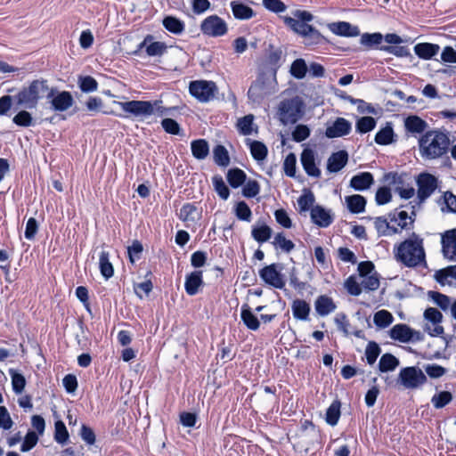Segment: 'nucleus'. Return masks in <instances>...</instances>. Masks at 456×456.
I'll return each instance as SVG.
<instances>
[{
  "label": "nucleus",
  "mask_w": 456,
  "mask_h": 456,
  "mask_svg": "<svg viewBox=\"0 0 456 456\" xmlns=\"http://www.w3.org/2000/svg\"><path fill=\"white\" fill-rule=\"evenodd\" d=\"M118 105L128 117L143 119L156 114L159 117L168 116L175 110V107H164L161 100L154 102L150 101H129V102H114Z\"/></svg>",
  "instance_id": "nucleus-1"
},
{
  "label": "nucleus",
  "mask_w": 456,
  "mask_h": 456,
  "mask_svg": "<svg viewBox=\"0 0 456 456\" xmlns=\"http://www.w3.org/2000/svg\"><path fill=\"white\" fill-rule=\"evenodd\" d=\"M449 144V137L444 133L428 131L419 140V155L428 160L438 159L447 152Z\"/></svg>",
  "instance_id": "nucleus-2"
},
{
  "label": "nucleus",
  "mask_w": 456,
  "mask_h": 456,
  "mask_svg": "<svg viewBox=\"0 0 456 456\" xmlns=\"http://www.w3.org/2000/svg\"><path fill=\"white\" fill-rule=\"evenodd\" d=\"M396 258L409 267H414L425 263V250L423 240L412 234L398 245L395 252Z\"/></svg>",
  "instance_id": "nucleus-3"
},
{
  "label": "nucleus",
  "mask_w": 456,
  "mask_h": 456,
  "mask_svg": "<svg viewBox=\"0 0 456 456\" xmlns=\"http://www.w3.org/2000/svg\"><path fill=\"white\" fill-rule=\"evenodd\" d=\"M49 86L46 80H34L28 86L23 87L15 96L19 106L25 109H35L38 101L47 97Z\"/></svg>",
  "instance_id": "nucleus-4"
},
{
  "label": "nucleus",
  "mask_w": 456,
  "mask_h": 456,
  "mask_svg": "<svg viewBox=\"0 0 456 456\" xmlns=\"http://www.w3.org/2000/svg\"><path fill=\"white\" fill-rule=\"evenodd\" d=\"M304 102L298 96L281 102L278 115L284 125L294 124L299 120L304 113Z\"/></svg>",
  "instance_id": "nucleus-5"
},
{
  "label": "nucleus",
  "mask_w": 456,
  "mask_h": 456,
  "mask_svg": "<svg viewBox=\"0 0 456 456\" xmlns=\"http://www.w3.org/2000/svg\"><path fill=\"white\" fill-rule=\"evenodd\" d=\"M189 92L200 102L206 103L215 99L218 88L213 81L195 80L190 83Z\"/></svg>",
  "instance_id": "nucleus-6"
},
{
  "label": "nucleus",
  "mask_w": 456,
  "mask_h": 456,
  "mask_svg": "<svg viewBox=\"0 0 456 456\" xmlns=\"http://www.w3.org/2000/svg\"><path fill=\"white\" fill-rule=\"evenodd\" d=\"M398 381L406 389H416L427 382V377L418 367H405L400 370Z\"/></svg>",
  "instance_id": "nucleus-7"
},
{
  "label": "nucleus",
  "mask_w": 456,
  "mask_h": 456,
  "mask_svg": "<svg viewBox=\"0 0 456 456\" xmlns=\"http://www.w3.org/2000/svg\"><path fill=\"white\" fill-rule=\"evenodd\" d=\"M201 32L212 37L224 36L227 33V23L219 16L213 14L204 19L200 24Z\"/></svg>",
  "instance_id": "nucleus-8"
},
{
  "label": "nucleus",
  "mask_w": 456,
  "mask_h": 456,
  "mask_svg": "<svg viewBox=\"0 0 456 456\" xmlns=\"http://www.w3.org/2000/svg\"><path fill=\"white\" fill-rule=\"evenodd\" d=\"M389 335L392 339L402 343L419 342L424 339L420 331L415 330L403 323L395 325L390 330Z\"/></svg>",
  "instance_id": "nucleus-9"
},
{
  "label": "nucleus",
  "mask_w": 456,
  "mask_h": 456,
  "mask_svg": "<svg viewBox=\"0 0 456 456\" xmlns=\"http://www.w3.org/2000/svg\"><path fill=\"white\" fill-rule=\"evenodd\" d=\"M282 268L275 264L264 267L259 272L261 279L270 286L276 289H282L285 286V280L281 273Z\"/></svg>",
  "instance_id": "nucleus-10"
},
{
  "label": "nucleus",
  "mask_w": 456,
  "mask_h": 456,
  "mask_svg": "<svg viewBox=\"0 0 456 456\" xmlns=\"http://www.w3.org/2000/svg\"><path fill=\"white\" fill-rule=\"evenodd\" d=\"M418 198L420 202L429 198L437 187L436 178L427 173L420 174L417 179Z\"/></svg>",
  "instance_id": "nucleus-11"
},
{
  "label": "nucleus",
  "mask_w": 456,
  "mask_h": 456,
  "mask_svg": "<svg viewBox=\"0 0 456 456\" xmlns=\"http://www.w3.org/2000/svg\"><path fill=\"white\" fill-rule=\"evenodd\" d=\"M47 98L51 99L52 109L55 111H65L69 110L74 102L73 97L69 92L62 91L54 94L53 88L49 87Z\"/></svg>",
  "instance_id": "nucleus-12"
},
{
  "label": "nucleus",
  "mask_w": 456,
  "mask_h": 456,
  "mask_svg": "<svg viewBox=\"0 0 456 456\" xmlns=\"http://www.w3.org/2000/svg\"><path fill=\"white\" fill-rule=\"evenodd\" d=\"M423 317L426 322H434L435 328H428V334L431 337L442 336L444 332V327L441 325L443 321L442 313L435 307H428L425 310Z\"/></svg>",
  "instance_id": "nucleus-13"
},
{
  "label": "nucleus",
  "mask_w": 456,
  "mask_h": 456,
  "mask_svg": "<svg viewBox=\"0 0 456 456\" xmlns=\"http://www.w3.org/2000/svg\"><path fill=\"white\" fill-rule=\"evenodd\" d=\"M441 243L444 256L451 261L456 260V229L445 232Z\"/></svg>",
  "instance_id": "nucleus-14"
},
{
  "label": "nucleus",
  "mask_w": 456,
  "mask_h": 456,
  "mask_svg": "<svg viewBox=\"0 0 456 456\" xmlns=\"http://www.w3.org/2000/svg\"><path fill=\"white\" fill-rule=\"evenodd\" d=\"M351 123L344 118H338L332 124L329 125L325 131L328 138L342 137L351 132Z\"/></svg>",
  "instance_id": "nucleus-15"
},
{
  "label": "nucleus",
  "mask_w": 456,
  "mask_h": 456,
  "mask_svg": "<svg viewBox=\"0 0 456 456\" xmlns=\"http://www.w3.org/2000/svg\"><path fill=\"white\" fill-rule=\"evenodd\" d=\"M311 219L316 225L323 228L328 227L333 222L330 210L321 206L311 208Z\"/></svg>",
  "instance_id": "nucleus-16"
},
{
  "label": "nucleus",
  "mask_w": 456,
  "mask_h": 456,
  "mask_svg": "<svg viewBox=\"0 0 456 456\" xmlns=\"http://www.w3.org/2000/svg\"><path fill=\"white\" fill-rule=\"evenodd\" d=\"M301 163L306 174L313 177H319L321 171L315 164L314 152L311 149H305L301 154Z\"/></svg>",
  "instance_id": "nucleus-17"
},
{
  "label": "nucleus",
  "mask_w": 456,
  "mask_h": 456,
  "mask_svg": "<svg viewBox=\"0 0 456 456\" xmlns=\"http://www.w3.org/2000/svg\"><path fill=\"white\" fill-rule=\"evenodd\" d=\"M201 210L191 203L184 204L179 213L181 220L186 223L187 226L195 224L201 218Z\"/></svg>",
  "instance_id": "nucleus-18"
},
{
  "label": "nucleus",
  "mask_w": 456,
  "mask_h": 456,
  "mask_svg": "<svg viewBox=\"0 0 456 456\" xmlns=\"http://www.w3.org/2000/svg\"><path fill=\"white\" fill-rule=\"evenodd\" d=\"M203 285L204 281L201 271H194L186 275L184 289L188 295L194 296L198 294Z\"/></svg>",
  "instance_id": "nucleus-19"
},
{
  "label": "nucleus",
  "mask_w": 456,
  "mask_h": 456,
  "mask_svg": "<svg viewBox=\"0 0 456 456\" xmlns=\"http://www.w3.org/2000/svg\"><path fill=\"white\" fill-rule=\"evenodd\" d=\"M271 93L272 90L265 82L262 78H258L250 86L248 95L253 102H259Z\"/></svg>",
  "instance_id": "nucleus-20"
},
{
  "label": "nucleus",
  "mask_w": 456,
  "mask_h": 456,
  "mask_svg": "<svg viewBox=\"0 0 456 456\" xmlns=\"http://www.w3.org/2000/svg\"><path fill=\"white\" fill-rule=\"evenodd\" d=\"M348 154L346 151L332 153L327 161V169L330 173L340 171L347 163Z\"/></svg>",
  "instance_id": "nucleus-21"
},
{
  "label": "nucleus",
  "mask_w": 456,
  "mask_h": 456,
  "mask_svg": "<svg viewBox=\"0 0 456 456\" xmlns=\"http://www.w3.org/2000/svg\"><path fill=\"white\" fill-rule=\"evenodd\" d=\"M314 308L320 316H327L336 310L337 305L330 297L321 295L314 302Z\"/></svg>",
  "instance_id": "nucleus-22"
},
{
  "label": "nucleus",
  "mask_w": 456,
  "mask_h": 456,
  "mask_svg": "<svg viewBox=\"0 0 456 456\" xmlns=\"http://www.w3.org/2000/svg\"><path fill=\"white\" fill-rule=\"evenodd\" d=\"M373 183L374 178L370 172H362L351 178L350 186L355 191H364L369 189Z\"/></svg>",
  "instance_id": "nucleus-23"
},
{
  "label": "nucleus",
  "mask_w": 456,
  "mask_h": 456,
  "mask_svg": "<svg viewBox=\"0 0 456 456\" xmlns=\"http://www.w3.org/2000/svg\"><path fill=\"white\" fill-rule=\"evenodd\" d=\"M330 30L338 35L342 37H357L360 35V29L357 26H354L349 22L346 21H338L332 23L330 26Z\"/></svg>",
  "instance_id": "nucleus-24"
},
{
  "label": "nucleus",
  "mask_w": 456,
  "mask_h": 456,
  "mask_svg": "<svg viewBox=\"0 0 456 456\" xmlns=\"http://www.w3.org/2000/svg\"><path fill=\"white\" fill-rule=\"evenodd\" d=\"M440 50V46L431 43H419L414 46V53L419 58L430 60L436 56Z\"/></svg>",
  "instance_id": "nucleus-25"
},
{
  "label": "nucleus",
  "mask_w": 456,
  "mask_h": 456,
  "mask_svg": "<svg viewBox=\"0 0 456 456\" xmlns=\"http://www.w3.org/2000/svg\"><path fill=\"white\" fill-rule=\"evenodd\" d=\"M291 310L293 317L300 321H307L310 314V305L303 299H296L292 302Z\"/></svg>",
  "instance_id": "nucleus-26"
},
{
  "label": "nucleus",
  "mask_w": 456,
  "mask_h": 456,
  "mask_svg": "<svg viewBox=\"0 0 456 456\" xmlns=\"http://www.w3.org/2000/svg\"><path fill=\"white\" fill-rule=\"evenodd\" d=\"M404 126L411 134H421L426 130L428 124L419 117L412 115L405 118Z\"/></svg>",
  "instance_id": "nucleus-27"
},
{
  "label": "nucleus",
  "mask_w": 456,
  "mask_h": 456,
  "mask_svg": "<svg viewBox=\"0 0 456 456\" xmlns=\"http://www.w3.org/2000/svg\"><path fill=\"white\" fill-rule=\"evenodd\" d=\"M240 317L243 323L248 330H256L259 329L260 322L248 305H243L241 306Z\"/></svg>",
  "instance_id": "nucleus-28"
},
{
  "label": "nucleus",
  "mask_w": 456,
  "mask_h": 456,
  "mask_svg": "<svg viewBox=\"0 0 456 456\" xmlns=\"http://www.w3.org/2000/svg\"><path fill=\"white\" fill-rule=\"evenodd\" d=\"M395 142V134L390 123L380 128L375 135V142L379 145H388Z\"/></svg>",
  "instance_id": "nucleus-29"
},
{
  "label": "nucleus",
  "mask_w": 456,
  "mask_h": 456,
  "mask_svg": "<svg viewBox=\"0 0 456 456\" xmlns=\"http://www.w3.org/2000/svg\"><path fill=\"white\" fill-rule=\"evenodd\" d=\"M374 227L379 236H391L398 232V228L391 225L387 219L382 216L374 219Z\"/></svg>",
  "instance_id": "nucleus-30"
},
{
  "label": "nucleus",
  "mask_w": 456,
  "mask_h": 456,
  "mask_svg": "<svg viewBox=\"0 0 456 456\" xmlns=\"http://www.w3.org/2000/svg\"><path fill=\"white\" fill-rule=\"evenodd\" d=\"M151 39V36H148L139 45V48L142 49L146 46V53L149 56H161L167 50V45L162 42H152L147 45L148 41Z\"/></svg>",
  "instance_id": "nucleus-31"
},
{
  "label": "nucleus",
  "mask_w": 456,
  "mask_h": 456,
  "mask_svg": "<svg viewBox=\"0 0 456 456\" xmlns=\"http://www.w3.org/2000/svg\"><path fill=\"white\" fill-rule=\"evenodd\" d=\"M191 150L192 156L199 159H205L209 153V146L206 140L198 139L191 142Z\"/></svg>",
  "instance_id": "nucleus-32"
},
{
  "label": "nucleus",
  "mask_w": 456,
  "mask_h": 456,
  "mask_svg": "<svg viewBox=\"0 0 456 456\" xmlns=\"http://www.w3.org/2000/svg\"><path fill=\"white\" fill-rule=\"evenodd\" d=\"M346 203L350 212L354 214L362 213L365 210L366 200L363 196L354 194L346 197Z\"/></svg>",
  "instance_id": "nucleus-33"
},
{
  "label": "nucleus",
  "mask_w": 456,
  "mask_h": 456,
  "mask_svg": "<svg viewBox=\"0 0 456 456\" xmlns=\"http://www.w3.org/2000/svg\"><path fill=\"white\" fill-rule=\"evenodd\" d=\"M231 8L233 16L238 20H248L254 15V12L249 6L237 1L231 3Z\"/></svg>",
  "instance_id": "nucleus-34"
},
{
  "label": "nucleus",
  "mask_w": 456,
  "mask_h": 456,
  "mask_svg": "<svg viewBox=\"0 0 456 456\" xmlns=\"http://www.w3.org/2000/svg\"><path fill=\"white\" fill-rule=\"evenodd\" d=\"M246 142L250 149L252 157L256 160L261 161L266 158L268 151L266 146L263 142L259 141H252L250 139H247Z\"/></svg>",
  "instance_id": "nucleus-35"
},
{
  "label": "nucleus",
  "mask_w": 456,
  "mask_h": 456,
  "mask_svg": "<svg viewBox=\"0 0 456 456\" xmlns=\"http://www.w3.org/2000/svg\"><path fill=\"white\" fill-rule=\"evenodd\" d=\"M99 267L102 275L109 279L113 276L114 269L110 261V254L105 250H102L99 255Z\"/></svg>",
  "instance_id": "nucleus-36"
},
{
  "label": "nucleus",
  "mask_w": 456,
  "mask_h": 456,
  "mask_svg": "<svg viewBox=\"0 0 456 456\" xmlns=\"http://www.w3.org/2000/svg\"><path fill=\"white\" fill-rule=\"evenodd\" d=\"M283 20L294 32L301 35L302 37L305 36L308 31H311V28H313L311 25L291 17H284Z\"/></svg>",
  "instance_id": "nucleus-37"
},
{
  "label": "nucleus",
  "mask_w": 456,
  "mask_h": 456,
  "mask_svg": "<svg viewBox=\"0 0 456 456\" xmlns=\"http://www.w3.org/2000/svg\"><path fill=\"white\" fill-rule=\"evenodd\" d=\"M86 109L92 112H99L102 111L104 114H111L116 115L119 118H128V115L117 114L114 111L110 110H102L103 106L102 100L100 97H90L86 103Z\"/></svg>",
  "instance_id": "nucleus-38"
},
{
  "label": "nucleus",
  "mask_w": 456,
  "mask_h": 456,
  "mask_svg": "<svg viewBox=\"0 0 456 456\" xmlns=\"http://www.w3.org/2000/svg\"><path fill=\"white\" fill-rule=\"evenodd\" d=\"M398 365V359L391 354H383L379 362V368L381 372L392 371Z\"/></svg>",
  "instance_id": "nucleus-39"
},
{
  "label": "nucleus",
  "mask_w": 456,
  "mask_h": 456,
  "mask_svg": "<svg viewBox=\"0 0 456 456\" xmlns=\"http://www.w3.org/2000/svg\"><path fill=\"white\" fill-rule=\"evenodd\" d=\"M428 297L443 311L449 310L452 301L448 296L436 291H429Z\"/></svg>",
  "instance_id": "nucleus-40"
},
{
  "label": "nucleus",
  "mask_w": 456,
  "mask_h": 456,
  "mask_svg": "<svg viewBox=\"0 0 456 456\" xmlns=\"http://www.w3.org/2000/svg\"><path fill=\"white\" fill-rule=\"evenodd\" d=\"M163 26L167 30L176 35L184 30L183 22L172 16H167L163 20Z\"/></svg>",
  "instance_id": "nucleus-41"
},
{
  "label": "nucleus",
  "mask_w": 456,
  "mask_h": 456,
  "mask_svg": "<svg viewBox=\"0 0 456 456\" xmlns=\"http://www.w3.org/2000/svg\"><path fill=\"white\" fill-rule=\"evenodd\" d=\"M227 180L233 188L240 187L246 180V174L239 168H233L228 171Z\"/></svg>",
  "instance_id": "nucleus-42"
},
{
  "label": "nucleus",
  "mask_w": 456,
  "mask_h": 456,
  "mask_svg": "<svg viewBox=\"0 0 456 456\" xmlns=\"http://www.w3.org/2000/svg\"><path fill=\"white\" fill-rule=\"evenodd\" d=\"M393 315L387 310L378 311L373 316V322L379 328L384 329L393 322Z\"/></svg>",
  "instance_id": "nucleus-43"
},
{
  "label": "nucleus",
  "mask_w": 456,
  "mask_h": 456,
  "mask_svg": "<svg viewBox=\"0 0 456 456\" xmlns=\"http://www.w3.org/2000/svg\"><path fill=\"white\" fill-rule=\"evenodd\" d=\"M452 400V395L448 391L435 394L431 398V403L436 409H441L449 404Z\"/></svg>",
  "instance_id": "nucleus-44"
},
{
  "label": "nucleus",
  "mask_w": 456,
  "mask_h": 456,
  "mask_svg": "<svg viewBox=\"0 0 456 456\" xmlns=\"http://www.w3.org/2000/svg\"><path fill=\"white\" fill-rule=\"evenodd\" d=\"M340 417V403L338 401L333 402L326 411V422L330 426L337 425Z\"/></svg>",
  "instance_id": "nucleus-45"
},
{
  "label": "nucleus",
  "mask_w": 456,
  "mask_h": 456,
  "mask_svg": "<svg viewBox=\"0 0 456 456\" xmlns=\"http://www.w3.org/2000/svg\"><path fill=\"white\" fill-rule=\"evenodd\" d=\"M273 246L285 253H289L295 247L294 243L288 240L283 233H278L273 238Z\"/></svg>",
  "instance_id": "nucleus-46"
},
{
  "label": "nucleus",
  "mask_w": 456,
  "mask_h": 456,
  "mask_svg": "<svg viewBox=\"0 0 456 456\" xmlns=\"http://www.w3.org/2000/svg\"><path fill=\"white\" fill-rule=\"evenodd\" d=\"M344 288L352 296H359L362 291L361 281H359L354 275L349 276L345 281Z\"/></svg>",
  "instance_id": "nucleus-47"
},
{
  "label": "nucleus",
  "mask_w": 456,
  "mask_h": 456,
  "mask_svg": "<svg viewBox=\"0 0 456 456\" xmlns=\"http://www.w3.org/2000/svg\"><path fill=\"white\" fill-rule=\"evenodd\" d=\"M215 162L222 167H225L230 162V158L227 150L223 145H217L213 151Z\"/></svg>",
  "instance_id": "nucleus-48"
},
{
  "label": "nucleus",
  "mask_w": 456,
  "mask_h": 456,
  "mask_svg": "<svg viewBox=\"0 0 456 456\" xmlns=\"http://www.w3.org/2000/svg\"><path fill=\"white\" fill-rule=\"evenodd\" d=\"M364 290L372 291L379 287V278L377 273L360 278Z\"/></svg>",
  "instance_id": "nucleus-49"
},
{
  "label": "nucleus",
  "mask_w": 456,
  "mask_h": 456,
  "mask_svg": "<svg viewBox=\"0 0 456 456\" xmlns=\"http://www.w3.org/2000/svg\"><path fill=\"white\" fill-rule=\"evenodd\" d=\"M78 86L84 93H93L98 88L97 81L90 76L79 77Z\"/></svg>",
  "instance_id": "nucleus-50"
},
{
  "label": "nucleus",
  "mask_w": 456,
  "mask_h": 456,
  "mask_svg": "<svg viewBox=\"0 0 456 456\" xmlns=\"http://www.w3.org/2000/svg\"><path fill=\"white\" fill-rule=\"evenodd\" d=\"M253 115H247L240 118L237 122V127L240 134L244 135H249L253 132Z\"/></svg>",
  "instance_id": "nucleus-51"
},
{
  "label": "nucleus",
  "mask_w": 456,
  "mask_h": 456,
  "mask_svg": "<svg viewBox=\"0 0 456 456\" xmlns=\"http://www.w3.org/2000/svg\"><path fill=\"white\" fill-rule=\"evenodd\" d=\"M272 235V229L267 225L255 227L252 230V237L258 242L267 241Z\"/></svg>",
  "instance_id": "nucleus-52"
},
{
  "label": "nucleus",
  "mask_w": 456,
  "mask_h": 456,
  "mask_svg": "<svg viewBox=\"0 0 456 456\" xmlns=\"http://www.w3.org/2000/svg\"><path fill=\"white\" fill-rule=\"evenodd\" d=\"M54 439L57 443L64 444L69 439V432L65 424L61 420H58L54 425Z\"/></svg>",
  "instance_id": "nucleus-53"
},
{
  "label": "nucleus",
  "mask_w": 456,
  "mask_h": 456,
  "mask_svg": "<svg viewBox=\"0 0 456 456\" xmlns=\"http://www.w3.org/2000/svg\"><path fill=\"white\" fill-rule=\"evenodd\" d=\"M376 126V120L372 117H362L356 123V130L361 134L368 133Z\"/></svg>",
  "instance_id": "nucleus-54"
},
{
  "label": "nucleus",
  "mask_w": 456,
  "mask_h": 456,
  "mask_svg": "<svg viewBox=\"0 0 456 456\" xmlns=\"http://www.w3.org/2000/svg\"><path fill=\"white\" fill-rule=\"evenodd\" d=\"M383 40V36L380 33H364L361 36L360 42L362 45L372 47L379 45Z\"/></svg>",
  "instance_id": "nucleus-55"
},
{
  "label": "nucleus",
  "mask_w": 456,
  "mask_h": 456,
  "mask_svg": "<svg viewBox=\"0 0 456 456\" xmlns=\"http://www.w3.org/2000/svg\"><path fill=\"white\" fill-rule=\"evenodd\" d=\"M306 71V63L303 59H297L293 61L290 68V72L293 77L301 79L305 76Z\"/></svg>",
  "instance_id": "nucleus-56"
},
{
  "label": "nucleus",
  "mask_w": 456,
  "mask_h": 456,
  "mask_svg": "<svg viewBox=\"0 0 456 456\" xmlns=\"http://www.w3.org/2000/svg\"><path fill=\"white\" fill-rule=\"evenodd\" d=\"M391 221H395L401 229L406 228L408 224L412 223L411 216L404 210L395 212L391 217Z\"/></svg>",
  "instance_id": "nucleus-57"
},
{
  "label": "nucleus",
  "mask_w": 456,
  "mask_h": 456,
  "mask_svg": "<svg viewBox=\"0 0 456 456\" xmlns=\"http://www.w3.org/2000/svg\"><path fill=\"white\" fill-rule=\"evenodd\" d=\"M379 354H380V348L377 343L370 342L367 345L366 349H365V356H366L367 362L369 364L372 365L376 362Z\"/></svg>",
  "instance_id": "nucleus-58"
},
{
  "label": "nucleus",
  "mask_w": 456,
  "mask_h": 456,
  "mask_svg": "<svg viewBox=\"0 0 456 456\" xmlns=\"http://www.w3.org/2000/svg\"><path fill=\"white\" fill-rule=\"evenodd\" d=\"M32 120V116L27 110H20L12 118L14 124L25 127L30 126Z\"/></svg>",
  "instance_id": "nucleus-59"
},
{
  "label": "nucleus",
  "mask_w": 456,
  "mask_h": 456,
  "mask_svg": "<svg viewBox=\"0 0 456 456\" xmlns=\"http://www.w3.org/2000/svg\"><path fill=\"white\" fill-rule=\"evenodd\" d=\"M314 202V196L312 192H306L301 195L297 199V205L299 207L300 212H305L310 209Z\"/></svg>",
  "instance_id": "nucleus-60"
},
{
  "label": "nucleus",
  "mask_w": 456,
  "mask_h": 456,
  "mask_svg": "<svg viewBox=\"0 0 456 456\" xmlns=\"http://www.w3.org/2000/svg\"><path fill=\"white\" fill-rule=\"evenodd\" d=\"M37 442L38 436L36 434V432H28L21 444L20 451L23 452L30 451L33 447L37 445Z\"/></svg>",
  "instance_id": "nucleus-61"
},
{
  "label": "nucleus",
  "mask_w": 456,
  "mask_h": 456,
  "mask_svg": "<svg viewBox=\"0 0 456 456\" xmlns=\"http://www.w3.org/2000/svg\"><path fill=\"white\" fill-rule=\"evenodd\" d=\"M213 183L219 197L223 200H227L230 195V191L222 177L215 176L213 178Z\"/></svg>",
  "instance_id": "nucleus-62"
},
{
  "label": "nucleus",
  "mask_w": 456,
  "mask_h": 456,
  "mask_svg": "<svg viewBox=\"0 0 456 456\" xmlns=\"http://www.w3.org/2000/svg\"><path fill=\"white\" fill-rule=\"evenodd\" d=\"M263 5L268 11L280 13L286 11V4L281 0H263Z\"/></svg>",
  "instance_id": "nucleus-63"
},
{
  "label": "nucleus",
  "mask_w": 456,
  "mask_h": 456,
  "mask_svg": "<svg viewBox=\"0 0 456 456\" xmlns=\"http://www.w3.org/2000/svg\"><path fill=\"white\" fill-rule=\"evenodd\" d=\"M236 216L243 221H249L251 217V210L244 201H240L236 205Z\"/></svg>",
  "instance_id": "nucleus-64"
}]
</instances>
